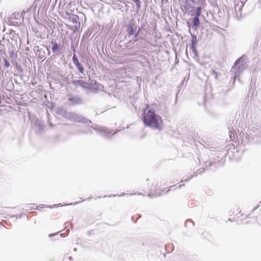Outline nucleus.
I'll use <instances>...</instances> for the list:
<instances>
[{
    "label": "nucleus",
    "mask_w": 261,
    "mask_h": 261,
    "mask_svg": "<svg viewBox=\"0 0 261 261\" xmlns=\"http://www.w3.org/2000/svg\"><path fill=\"white\" fill-rule=\"evenodd\" d=\"M147 107L142 114V120L146 126L161 129L162 127L163 120L161 117L157 115L155 111L148 110Z\"/></svg>",
    "instance_id": "1"
},
{
    "label": "nucleus",
    "mask_w": 261,
    "mask_h": 261,
    "mask_svg": "<svg viewBox=\"0 0 261 261\" xmlns=\"http://www.w3.org/2000/svg\"><path fill=\"white\" fill-rule=\"evenodd\" d=\"M196 44H197V39L196 37L194 36L192 37V40H191V48L192 49L193 52L195 54V56H198V53L196 50Z\"/></svg>",
    "instance_id": "2"
},
{
    "label": "nucleus",
    "mask_w": 261,
    "mask_h": 261,
    "mask_svg": "<svg viewBox=\"0 0 261 261\" xmlns=\"http://www.w3.org/2000/svg\"><path fill=\"white\" fill-rule=\"evenodd\" d=\"M73 83L75 85H80L83 88H87L88 85V84L82 79L73 81Z\"/></svg>",
    "instance_id": "3"
},
{
    "label": "nucleus",
    "mask_w": 261,
    "mask_h": 261,
    "mask_svg": "<svg viewBox=\"0 0 261 261\" xmlns=\"http://www.w3.org/2000/svg\"><path fill=\"white\" fill-rule=\"evenodd\" d=\"M200 24L199 17H194L192 20V27L196 29L198 28Z\"/></svg>",
    "instance_id": "4"
},
{
    "label": "nucleus",
    "mask_w": 261,
    "mask_h": 261,
    "mask_svg": "<svg viewBox=\"0 0 261 261\" xmlns=\"http://www.w3.org/2000/svg\"><path fill=\"white\" fill-rule=\"evenodd\" d=\"M73 63L76 66L77 68L80 70L81 73H83L84 71V68L81 64L80 63L79 60H76L73 62Z\"/></svg>",
    "instance_id": "5"
},
{
    "label": "nucleus",
    "mask_w": 261,
    "mask_h": 261,
    "mask_svg": "<svg viewBox=\"0 0 261 261\" xmlns=\"http://www.w3.org/2000/svg\"><path fill=\"white\" fill-rule=\"evenodd\" d=\"M127 32L129 36L133 35L134 34L135 30L132 25H128Z\"/></svg>",
    "instance_id": "6"
},
{
    "label": "nucleus",
    "mask_w": 261,
    "mask_h": 261,
    "mask_svg": "<svg viewBox=\"0 0 261 261\" xmlns=\"http://www.w3.org/2000/svg\"><path fill=\"white\" fill-rule=\"evenodd\" d=\"M53 47L52 50L54 53L56 52L57 50H59L60 49V45L56 43H52Z\"/></svg>",
    "instance_id": "7"
},
{
    "label": "nucleus",
    "mask_w": 261,
    "mask_h": 261,
    "mask_svg": "<svg viewBox=\"0 0 261 261\" xmlns=\"http://www.w3.org/2000/svg\"><path fill=\"white\" fill-rule=\"evenodd\" d=\"M233 214L236 216L239 215V216L237 217V219L240 217V216H242L243 215V214L241 213V211L239 208H237L236 211L233 212Z\"/></svg>",
    "instance_id": "8"
},
{
    "label": "nucleus",
    "mask_w": 261,
    "mask_h": 261,
    "mask_svg": "<svg viewBox=\"0 0 261 261\" xmlns=\"http://www.w3.org/2000/svg\"><path fill=\"white\" fill-rule=\"evenodd\" d=\"M202 8L201 7H198L196 9V15L195 17H199L201 13Z\"/></svg>",
    "instance_id": "9"
},
{
    "label": "nucleus",
    "mask_w": 261,
    "mask_h": 261,
    "mask_svg": "<svg viewBox=\"0 0 261 261\" xmlns=\"http://www.w3.org/2000/svg\"><path fill=\"white\" fill-rule=\"evenodd\" d=\"M212 72L213 74L215 75V79H217L218 77V73L214 70H212Z\"/></svg>",
    "instance_id": "10"
},
{
    "label": "nucleus",
    "mask_w": 261,
    "mask_h": 261,
    "mask_svg": "<svg viewBox=\"0 0 261 261\" xmlns=\"http://www.w3.org/2000/svg\"><path fill=\"white\" fill-rule=\"evenodd\" d=\"M134 1L138 7H140V0H132Z\"/></svg>",
    "instance_id": "11"
},
{
    "label": "nucleus",
    "mask_w": 261,
    "mask_h": 261,
    "mask_svg": "<svg viewBox=\"0 0 261 261\" xmlns=\"http://www.w3.org/2000/svg\"><path fill=\"white\" fill-rule=\"evenodd\" d=\"M5 67H7V68H8L10 66V64L7 60H5Z\"/></svg>",
    "instance_id": "12"
},
{
    "label": "nucleus",
    "mask_w": 261,
    "mask_h": 261,
    "mask_svg": "<svg viewBox=\"0 0 261 261\" xmlns=\"http://www.w3.org/2000/svg\"><path fill=\"white\" fill-rule=\"evenodd\" d=\"M78 59L76 57V56L75 55H74L72 58L73 62L75 61V60H77Z\"/></svg>",
    "instance_id": "13"
},
{
    "label": "nucleus",
    "mask_w": 261,
    "mask_h": 261,
    "mask_svg": "<svg viewBox=\"0 0 261 261\" xmlns=\"http://www.w3.org/2000/svg\"><path fill=\"white\" fill-rule=\"evenodd\" d=\"M53 236H54V234H49V237H52Z\"/></svg>",
    "instance_id": "14"
}]
</instances>
